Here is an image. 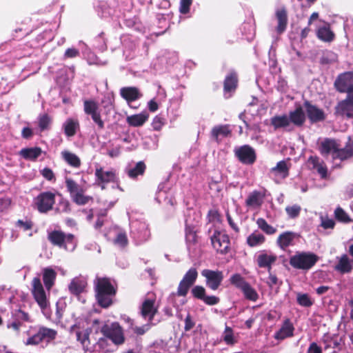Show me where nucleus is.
Returning a JSON list of instances; mask_svg holds the SVG:
<instances>
[{"label": "nucleus", "instance_id": "4d7b16f0", "mask_svg": "<svg viewBox=\"0 0 353 353\" xmlns=\"http://www.w3.org/2000/svg\"><path fill=\"white\" fill-rule=\"evenodd\" d=\"M185 237L186 240L189 242L195 243L196 241V231L192 226H185Z\"/></svg>", "mask_w": 353, "mask_h": 353}, {"label": "nucleus", "instance_id": "4468645a", "mask_svg": "<svg viewBox=\"0 0 353 353\" xmlns=\"http://www.w3.org/2000/svg\"><path fill=\"white\" fill-rule=\"evenodd\" d=\"M294 326L290 319H285L280 329L275 332L274 338L279 341H283L294 336Z\"/></svg>", "mask_w": 353, "mask_h": 353}, {"label": "nucleus", "instance_id": "c756f323", "mask_svg": "<svg viewBox=\"0 0 353 353\" xmlns=\"http://www.w3.org/2000/svg\"><path fill=\"white\" fill-rule=\"evenodd\" d=\"M295 238L296 234L294 232L288 231L281 234L278 236L276 242L282 250H285L292 244Z\"/></svg>", "mask_w": 353, "mask_h": 353}, {"label": "nucleus", "instance_id": "6e6d98bb", "mask_svg": "<svg viewBox=\"0 0 353 353\" xmlns=\"http://www.w3.org/2000/svg\"><path fill=\"white\" fill-rule=\"evenodd\" d=\"M114 243L121 247H125L128 243L126 234L125 232H119L114 239Z\"/></svg>", "mask_w": 353, "mask_h": 353}, {"label": "nucleus", "instance_id": "09e8293b", "mask_svg": "<svg viewBox=\"0 0 353 353\" xmlns=\"http://www.w3.org/2000/svg\"><path fill=\"white\" fill-rule=\"evenodd\" d=\"M272 172H278L283 174V177L289 175V168L285 161H281L277 163L276 165L271 169Z\"/></svg>", "mask_w": 353, "mask_h": 353}, {"label": "nucleus", "instance_id": "f8f14e48", "mask_svg": "<svg viewBox=\"0 0 353 353\" xmlns=\"http://www.w3.org/2000/svg\"><path fill=\"white\" fill-rule=\"evenodd\" d=\"M334 114L343 118L353 119V95H347L346 98L340 101L334 108Z\"/></svg>", "mask_w": 353, "mask_h": 353}, {"label": "nucleus", "instance_id": "a18cd8bd", "mask_svg": "<svg viewBox=\"0 0 353 353\" xmlns=\"http://www.w3.org/2000/svg\"><path fill=\"white\" fill-rule=\"evenodd\" d=\"M230 283L242 290L248 283L240 274H234L230 278Z\"/></svg>", "mask_w": 353, "mask_h": 353}, {"label": "nucleus", "instance_id": "864d4df0", "mask_svg": "<svg viewBox=\"0 0 353 353\" xmlns=\"http://www.w3.org/2000/svg\"><path fill=\"white\" fill-rule=\"evenodd\" d=\"M44 339V329H40L39 332L28 339V344L37 345Z\"/></svg>", "mask_w": 353, "mask_h": 353}, {"label": "nucleus", "instance_id": "473e14b6", "mask_svg": "<svg viewBox=\"0 0 353 353\" xmlns=\"http://www.w3.org/2000/svg\"><path fill=\"white\" fill-rule=\"evenodd\" d=\"M41 153V149L38 147L23 148L19 152L20 155L23 159L30 161H34L37 159Z\"/></svg>", "mask_w": 353, "mask_h": 353}, {"label": "nucleus", "instance_id": "9b49d317", "mask_svg": "<svg viewBox=\"0 0 353 353\" xmlns=\"http://www.w3.org/2000/svg\"><path fill=\"white\" fill-rule=\"evenodd\" d=\"M95 183L102 190L105 189V185L110 183H118V178L114 171H105L103 168L95 169Z\"/></svg>", "mask_w": 353, "mask_h": 353}, {"label": "nucleus", "instance_id": "79ce46f5", "mask_svg": "<svg viewBox=\"0 0 353 353\" xmlns=\"http://www.w3.org/2000/svg\"><path fill=\"white\" fill-rule=\"evenodd\" d=\"M77 339L83 345V348L85 352H87L89 348L88 346L90 344V332L88 330L82 332L80 331L77 332Z\"/></svg>", "mask_w": 353, "mask_h": 353}, {"label": "nucleus", "instance_id": "2eb2a0df", "mask_svg": "<svg viewBox=\"0 0 353 353\" xmlns=\"http://www.w3.org/2000/svg\"><path fill=\"white\" fill-rule=\"evenodd\" d=\"M32 293L36 301L39 305L42 312L44 311V289L39 277L32 280Z\"/></svg>", "mask_w": 353, "mask_h": 353}, {"label": "nucleus", "instance_id": "c03bdc74", "mask_svg": "<svg viewBox=\"0 0 353 353\" xmlns=\"http://www.w3.org/2000/svg\"><path fill=\"white\" fill-rule=\"evenodd\" d=\"M256 224L263 232L268 235L274 234L276 232V229L269 225L266 220L263 218H259L256 221Z\"/></svg>", "mask_w": 353, "mask_h": 353}, {"label": "nucleus", "instance_id": "393cba45", "mask_svg": "<svg viewBox=\"0 0 353 353\" xmlns=\"http://www.w3.org/2000/svg\"><path fill=\"white\" fill-rule=\"evenodd\" d=\"M148 113L145 112L140 114L128 116L126 118V122L130 126L141 127L148 121Z\"/></svg>", "mask_w": 353, "mask_h": 353}, {"label": "nucleus", "instance_id": "c85d7f7f", "mask_svg": "<svg viewBox=\"0 0 353 353\" xmlns=\"http://www.w3.org/2000/svg\"><path fill=\"white\" fill-rule=\"evenodd\" d=\"M308 162L312 165L314 169L316 170L321 179H327V168L326 165H324L323 162H319V157L317 156H311L308 159Z\"/></svg>", "mask_w": 353, "mask_h": 353}, {"label": "nucleus", "instance_id": "ddd939ff", "mask_svg": "<svg viewBox=\"0 0 353 353\" xmlns=\"http://www.w3.org/2000/svg\"><path fill=\"white\" fill-rule=\"evenodd\" d=\"M303 107L305 109L307 117L312 123L323 121L326 116L324 111L313 105L310 101L305 100L303 102Z\"/></svg>", "mask_w": 353, "mask_h": 353}, {"label": "nucleus", "instance_id": "774afa93", "mask_svg": "<svg viewBox=\"0 0 353 353\" xmlns=\"http://www.w3.org/2000/svg\"><path fill=\"white\" fill-rule=\"evenodd\" d=\"M195 323L192 321V317L190 314L187 315L185 319V326L184 329L185 331H189L192 329L194 326Z\"/></svg>", "mask_w": 353, "mask_h": 353}, {"label": "nucleus", "instance_id": "a878e982", "mask_svg": "<svg viewBox=\"0 0 353 353\" xmlns=\"http://www.w3.org/2000/svg\"><path fill=\"white\" fill-rule=\"evenodd\" d=\"M265 194L259 191L254 190L245 200V205L248 207H260L263 203Z\"/></svg>", "mask_w": 353, "mask_h": 353}, {"label": "nucleus", "instance_id": "1a4fd4ad", "mask_svg": "<svg viewBox=\"0 0 353 353\" xmlns=\"http://www.w3.org/2000/svg\"><path fill=\"white\" fill-rule=\"evenodd\" d=\"M201 275L205 279L206 286L214 291L219 288L224 278L223 272L218 270L204 269Z\"/></svg>", "mask_w": 353, "mask_h": 353}, {"label": "nucleus", "instance_id": "bf43d9fd", "mask_svg": "<svg viewBox=\"0 0 353 353\" xmlns=\"http://www.w3.org/2000/svg\"><path fill=\"white\" fill-rule=\"evenodd\" d=\"M54 203V194L50 192H46V212L52 210Z\"/></svg>", "mask_w": 353, "mask_h": 353}, {"label": "nucleus", "instance_id": "e433bc0d", "mask_svg": "<svg viewBox=\"0 0 353 353\" xmlns=\"http://www.w3.org/2000/svg\"><path fill=\"white\" fill-rule=\"evenodd\" d=\"M270 123L274 127L275 130L286 128L290 125V119L286 114L283 115H276L271 118Z\"/></svg>", "mask_w": 353, "mask_h": 353}, {"label": "nucleus", "instance_id": "bb28decb", "mask_svg": "<svg viewBox=\"0 0 353 353\" xmlns=\"http://www.w3.org/2000/svg\"><path fill=\"white\" fill-rule=\"evenodd\" d=\"M238 77L236 72H232L225 77L223 82V90L225 93L234 92L237 88Z\"/></svg>", "mask_w": 353, "mask_h": 353}, {"label": "nucleus", "instance_id": "aec40b11", "mask_svg": "<svg viewBox=\"0 0 353 353\" xmlns=\"http://www.w3.org/2000/svg\"><path fill=\"white\" fill-rule=\"evenodd\" d=\"M120 94L128 103L134 101L143 96L136 87H123L120 90Z\"/></svg>", "mask_w": 353, "mask_h": 353}, {"label": "nucleus", "instance_id": "0eeeda50", "mask_svg": "<svg viewBox=\"0 0 353 353\" xmlns=\"http://www.w3.org/2000/svg\"><path fill=\"white\" fill-rule=\"evenodd\" d=\"M334 86L341 93L353 95V72H345L339 74L334 81Z\"/></svg>", "mask_w": 353, "mask_h": 353}, {"label": "nucleus", "instance_id": "5fc2aeb1", "mask_svg": "<svg viewBox=\"0 0 353 353\" xmlns=\"http://www.w3.org/2000/svg\"><path fill=\"white\" fill-rule=\"evenodd\" d=\"M34 207L37 208L40 212H44V192H41L34 199Z\"/></svg>", "mask_w": 353, "mask_h": 353}, {"label": "nucleus", "instance_id": "0e129e2a", "mask_svg": "<svg viewBox=\"0 0 353 353\" xmlns=\"http://www.w3.org/2000/svg\"><path fill=\"white\" fill-rule=\"evenodd\" d=\"M79 55V51L78 49L75 48H68L64 54V57L65 59H72L77 57Z\"/></svg>", "mask_w": 353, "mask_h": 353}, {"label": "nucleus", "instance_id": "7c9ffc66", "mask_svg": "<svg viewBox=\"0 0 353 353\" xmlns=\"http://www.w3.org/2000/svg\"><path fill=\"white\" fill-rule=\"evenodd\" d=\"M352 156L353 148L350 144H347L343 148H339V145H338L335 153L334 154V159L344 161L351 158Z\"/></svg>", "mask_w": 353, "mask_h": 353}, {"label": "nucleus", "instance_id": "5701e85b", "mask_svg": "<svg viewBox=\"0 0 353 353\" xmlns=\"http://www.w3.org/2000/svg\"><path fill=\"white\" fill-rule=\"evenodd\" d=\"M277 260V256L274 254H267L266 253L260 254L256 259L257 265L259 268H267L268 272L272 271V265Z\"/></svg>", "mask_w": 353, "mask_h": 353}, {"label": "nucleus", "instance_id": "4c0bfd02", "mask_svg": "<svg viewBox=\"0 0 353 353\" xmlns=\"http://www.w3.org/2000/svg\"><path fill=\"white\" fill-rule=\"evenodd\" d=\"M146 170V165L143 161H139L136 165L128 170L127 173L130 178L137 179L138 176L143 175Z\"/></svg>", "mask_w": 353, "mask_h": 353}, {"label": "nucleus", "instance_id": "f03ea898", "mask_svg": "<svg viewBox=\"0 0 353 353\" xmlns=\"http://www.w3.org/2000/svg\"><path fill=\"white\" fill-rule=\"evenodd\" d=\"M318 256L312 252H298L290 258L292 267L299 270H308L318 261Z\"/></svg>", "mask_w": 353, "mask_h": 353}, {"label": "nucleus", "instance_id": "58836bf2", "mask_svg": "<svg viewBox=\"0 0 353 353\" xmlns=\"http://www.w3.org/2000/svg\"><path fill=\"white\" fill-rule=\"evenodd\" d=\"M65 186L70 193L71 199L74 196V195L82 192V190H83V188L72 179H65Z\"/></svg>", "mask_w": 353, "mask_h": 353}, {"label": "nucleus", "instance_id": "603ef678", "mask_svg": "<svg viewBox=\"0 0 353 353\" xmlns=\"http://www.w3.org/2000/svg\"><path fill=\"white\" fill-rule=\"evenodd\" d=\"M301 208L300 205L295 204L285 208V212L288 216L291 219H295L300 214Z\"/></svg>", "mask_w": 353, "mask_h": 353}, {"label": "nucleus", "instance_id": "3c124183", "mask_svg": "<svg viewBox=\"0 0 353 353\" xmlns=\"http://www.w3.org/2000/svg\"><path fill=\"white\" fill-rule=\"evenodd\" d=\"M223 341L229 345H233L236 343L234 338L233 330L230 327H225L223 332Z\"/></svg>", "mask_w": 353, "mask_h": 353}, {"label": "nucleus", "instance_id": "4be33fe9", "mask_svg": "<svg viewBox=\"0 0 353 353\" xmlns=\"http://www.w3.org/2000/svg\"><path fill=\"white\" fill-rule=\"evenodd\" d=\"M275 16L278 21L276 30L278 34H281L285 31L288 21V12L285 8L278 9L275 12Z\"/></svg>", "mask_w": 353, "mask_h": 353}, {"label": "nucleus", "instance_id": "f3484780", "mask_svg": "<svg viewBox=\"0 0 353 353\" xmlns=\"http://www.w3.org/2000/svg\"><path fill=\"white\" fill-rule=\"evenodd\" d=\"M288 119L290 123L292 122L294 125L301 127L305 121V114L303 107L299 105L295 110L289 112Z\"/></svg>", "mask_w": 353, "mask_h": 353}, {"label": "nucleus", "instance_id": "49530a36", "mask_svg": "<svg viewBox=\"0 0 353 353\" xmlns=\"http://www.w3.org/2000/svg\"><path fill=\"white\" fill-rule=\"evenodd\" d=\"M334 216L339 221L342 223H347L353 221L349 215L341 207L336 208L334 211Z\"/></svg>", "mask_w": 353, "mask_h": 353}, {"label": "nucleus", "instance_id": "72a5a7b5", "mask_svg": "<svg viewBox=\"0 0 353 353\" xmlns=\"http://www.w3.org/2000/svg\"><path fill=\"white\" fill-rule=\"evenodd\" d=\"M61 157L71 167L79 168L81 165L80 158L70 151H63L61 152Z\"/></svg>", "mask_w": 353, "mask_h": 353}, {"label": "nucleus", "instance_id": "69168bd1", "mask_svg": "<svg viewBox=\"0 0 353 353\" xmlns=\"http://www.w3.org/2000/svg\"><path fill=\"white\" fill-rule=\"evenodd\" d=\"M67 244L74 245V236L72 234H65L64 233L63 248L67 250Z\"/></svg>", "mask_w": 353, "mask_h": 353}, {"label": "nucleus", "instance_id": "423d86ee", "mask_svg": "<svg viewBox=\"0 0 353 353\" xmlns=\"http://www.w3.org/2000/svg\"><path fill=\"white\" fill-rule=\"evenodd\" d=\"M84 112L91 117L94 123H95L99 129L104 128V122L101 119V115L98 103L93 99H86L83 101Z\"/></svg>", "mask_w": 353, "mask_h": 353}, {"label": "nucleus", "instance_id": "412c9836", "mask_svg": "<svg viewBox=\"0 0 353 353\" xmlns=\"http://www.w3.org/2000/svg\"><path fill=\"white\" fill-rule=\"evenodd\" d=\"M338 143L334 139L326 138L320 144L319 150L321 155L327 157L330 153L334 159V154L336 150Z\"/></svg>", "mask_w": 353, "mask_h": 353}, {"label": "nucleus", "instance_id": "9d476101", "mask_svg": "<svg viewBox=\"0 0 353 353\" xmlns=\"http://www.w3.org/2000/svg\"><path fill=\"white\" fill-rule=\"evenodd\" d=\"M226 183L227 176L219 170L214 171L208 179L209 189L217 196L223 192Z\"/></svg>", "mask_w": 353, "mask_h": 353}, {"label": "nucleus", "instance_id": "6e6552de", "mask_svg": "<svg viewBox=\"0 0 353 353\" xmlns=\"http://www.w3.org/2000/svg\"><path fill=\"white\" fill-rule=\"evenodd\" d=\"M234 152L237 159L243 164L250 165L256 161V151L250 145H243L236 148Z\"/></svg>", "mask_w": 353, "mask_h": 353}, {"label": "nucleus", "instance_id": "f704fd0d", "mask_svg": "<svg viewBox=\"0 0 353 353\" xmlns=\"http://www.w3.org/2000/svg\"><path fill=\"white\" fill-rule=\"evenodd\" d=\"M64 232L61 230H53L48 232V239L54 246L63 248Z\"/></svg>", "mask_w": 353, "mask_h": 353}, {"label": "nucleus", "instance_id": "cd10ccee", "mask_svg": "<svg viewBox=\"0 0 353 353\" xmlns=\"http://www.w3.org/2000/svg\"><path fill=\"white\" fill-rule=\"evenodd\" d=\"M86 285L87 283L85 281L77 277L71 281L68 289L71 294L78 296L84 291Z\"/></svg>", "mask_w": 353, "mask_h": 353}, {"label": "nucleus", "instance_id": "de8ad7c7", "mask_svg": "<svg viewBox=\"0 0 353 353\" xmlns=\"http://www.w3.org/2000/svg\"><path fill=\"white\" fill-rule=\"evenodd\" d=\"M296 301L301 306L306 307L312 306L314 303L313 301L307 294L299 293L297 294Z\"/></svg>", "mask_w": 353, "mask_h": 353}, {"label": "nucleus", "instance_id": "39448f33", "mask_svg": "<svg viewBox=\"0 0 353 353\" xmlns=\"http://www.w3.org/2000/svg\"><path fill=\"white\" fill-rule=\"evenodd\" d=\"M210 239L212 245L217 252L221 254L229 252L230 241L227 234L215 230Z\"/></svg>", "mask_w": 353, "mask_h": 353}, {"label": "nucleus", "instance_id": "8fccbe9b", "mask_svg": "<svg viewBox=\"0 0 353 353\" xmlns=\"http://www.w3.org/2000/svg\"><path fill=\"white\" fill-rule=\"evenodd\" d=\"M191 293L194 298L203 301L206 295V291L202 285H195L192 288Z\"/></svg>", "mask_w": 353, "mask_h": 353}, {"label": "nucleus", "instance_id": "7ed1b4c3", "mask_svg": "<svg viewBox=\"0 0 353 353\" xmlns=\"http://www.w3.org/2000/svg\"><path fill=\"white\" fill-rule=\"evenodd\" d=\"M101 333L116 345L125 343V337L123 327L118 322L105 323L101 328Z\"/></svg>", "mask_w": 353, "mask_h": 353}, {"label": "nucleus", "instance_id": "20e7f679", "mask_svg": "<svg viewBox=\"0 0 353 353\" xmlns=\"http://www.w3.org/2000/svg\"><path fill=\"white\" fill-rule=\"evenodd\" d=\"M197 278V270L195 268H190L179 283L177 295L179 296H185L188 294L190 288L196 282Z\"/></svg>", "mask_w": 353, "mask_h": 353}, {"label": "nucleus", "instance_id": "6ab92c4d", "mask_svg": "<svg viewBox=\"0 0 353 353\" xmlns=\"http://www.w3.org/2000/svg\"><path fill=\"white\" fill-rule=\"evenodd\" d=\"M334 270L343 274L350 273L353 270V260L350 259L347 254H343L335 265Z\"/></svg>", "mask_w": 353, "mask_h": 353}, {"label": "nucleus", "instance_id": "a19ab883", "mask_svg": "<svg viewBox=\"0 0 353 353\" xmlns=\"http://www.w3.org/2000/svg\"><path fill=\"white\" fill-rule=\"evenodd\" d=\"M244 296L246 299L256 301L259 299V294L256 290L253 288L248 283L242 290Z\"/></svg>", "mask_w": 353, "mask_h": 353}, {"label": "nucleus", "instance_id": "052dcab7", "mask_svg": "<svg viewBox=\"0 0 353 353\" xmlns=\"http://www.w3.org/2000/svg\"><path fill=\"white\" fill-rule=\"evenodd\" d=\"M192 0H181L179 11L181 14H187L190 11Z\"/></svg>", "mask_w": 353, "mask_h": 353}, {"label": "nucleus", "instance_id": "13d9d810", "mask_svg": "<svg viewBox=\"0 0 353 353\" xmlns=\"http://www.w3.org/2000/svg\"><path fill=\"white\" fill-rule=\"evenodd\" d=\"M165 119L160 115H157L153 119L152 126L154 130L159 131L165 125Z\"/></svg>", "mask_w": 353, "mask_h": 353}, {"label": "nucleus", "instance_id": "f257e3e1", "mask_svg": "<svg viewBox=\"0 0 353 353\" xmlns=\"http://www.w3.org/2000/svg\"><path fill=\"white\" fill-rule=\"evenodd\" d=\"M95 296L97 303L103 308H108L113 303V298L117 294V288L106 277L98 278L95 283Z\"/></svg>", "mask_w": 353, "mask_h": 353}, {"label": "nucleus", "instance_id": "2f4dec72", "mask_svg": "<svg viewBox=\"0 0 353 353\" xmlns=\"http://www.w3.org/2000/svg\"><path fill=\"white\" fill-rule=\"evenodd\" d=\"M63 127L65 134L71 137L76 134L77 130L79 128V123L78 120L70 118L65 121Z\"/></svg>", "mask_w": 353, "mask_h": 353}, {"label": "nucleus", "instance_id": "a211bd4d", "mask_svg": "<svg viewBox=\"0 0 353 353\" xmlns=\"http://www.w3.org/2000/svg\"><path fill=\"white\" fill-rule=\"evenodd\" d=\"M316 37L323 42L330 43L334 40L335 34L330 29V23H326L324 26L318 28L316 30Z\"/></svg>", "mask_w": 353, "mask_h": 353}, {"label": "nucleus", "instance_id": "680f3d73", "mask_svg": "<svg viewBox=\"0 0 353 353\" xmlns=\"http://www.w3.org/2000/svg\"><path fill=\"white\" fill-rule=\"evenodd\" d=\"M16 225L17 227L23 229L24 231H27L28 230L32 229V223L30 220H18L16 223Z\"/></svg>", "mask_w": 353, "mask_h": 353}, {"label": "nucleus", "instance_id": "dca6fc26", "mask_svg": "<svg viewBox=\"0 0 353 353\" xmlns=\"http://www.w3.org/2000/svg\"><path fill=\"white\" fill-rule=\"evenodd\" d=\"M155 301L152 299H145L141 307V314L146 319L148 318L152 321L157 312V309L154 307Z\"/></svg>", "mask_w": 353, "mask_h": 353}, {"label": "nucleus", "instance_id": "338daca9", "mask_svg": "<svg viewBox=\"0 0 353 353\" xmlns=\"http://www.w3.org/2000/svg\"><path fill=\"white\" fill-rule=\"evenodd\" d=\"M307 353H323V352L321 347L316 343L312 342L310 343Z\"/></svg>", "mask_w": 353, "mask_h": 353}, {"label": "nucleus", "instance_id": "37998d69", "mask_svg": "<svg viewBox=\"0 0 353 353\" xmlns=\"http://www.w3.org/2000/svg\"><path fill=\"white\" fill-rule=\"evenodd\" d=\"M85 190H82V192L74 195L71 199L72 201L79 205H83L88 203L90 201H93V197L92 196L85 195L84 194Z\"/></svg>", "mask_w": 353, "mask_h": 353}, {"label": "nucleus", "instance_id": "ea45409f", "mask_svg": "<svg viewBox=\"0 0 353 353\" xmlns=\"http://www.w3.org/2000/svg\"><path fill=\"white\" fill-rule=\"evenodd\" d=\"M57 272L51 268H46V289L50 290L54 285Z\"/></svg>", "mask_w": 353, "mask_h": 353}, {"label": "nucleus", "instance_id": "b1692460", "mask_svg": "<svg viewBox=\"0 0 353 353\" xmlns=\"http://www.w3.org/2000/svg\"><path fill=\"white\" fill-rule=\"evenodd\" d=\"M232 135V130L228 124L214 126L211 130V137L217 143L220 141L219 137H228Z\"/></svg>", "mask_w": 353, "mask_h": 353}, {"label": "nucleus", "instance_id": "c9c22d12", "mask_svg": "<svg viewBox=\"0 0 353 353\" xmlns=\"http://www.w3.org/2000/svg\"><path fill=\"white\" fill-rule=\"evenodd\" d=\"M265 241V236L256 231L250 234L246 239L247 244L251 248L261 245L264 243Z\"/></svg>", "mask_w": 353, "mask_h": 353}, {"label": "nucleus", "instance_id": "e2e57ef3", "mask_svg": "<svg viewBox=\"0 0 353 353\" xmlns=\"http://www.w3.org/2000/svg\"><path fill=\"white\" fill-rule=\"evenodd\" d=\"M203 301L208 305H214L219 303L220 299L218 296L214 295H205Z\"/></svg>", "mask_w": 353, "mask_h": 353}]
</instances>
